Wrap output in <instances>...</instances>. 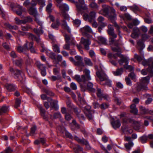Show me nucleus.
I'll return each mask as SVG.
<instances>
[{"label": "nucleus", "instance_id": "26", "mask_svg": "<svg viewBox=\"0 0 153 153\" xmlns=\"http://www.w3.org/2000/svg\"><path fill=\"white\" fill-rule=\"evenodd\" d=\"M98 42L100 44L106 45L107 44V40L104 37L102 36H99L97 37Z\"/></svg>", "mask_w": 153, "mask_h": 153}, {"label": "nucleus", "instance_id": "63", "mask_svg": "<svg viewBox=\"0 0 153 153\" xmlns=\"http://www.w3.org/2000/svg\"><path fill=\"white\" fill-rule=\"evenodd\" d=\"M124 67L126 69L129 70L130 71H132L133 70V68L130 65H124Z\"/></svg>", "mask_w": 153, "mask_h": 153}, {"label": "nucleus", "instance_id": "61", "mask_svg": "<svg viewBox=\"0 0 153 153\" xmlns=\"http://www.w3.org/2000/svg\"><path fill=\"white\" fill-rule=\"evenodd\" d=\"M70 88L73 90H75L77 89V86L76 84L74 82H71L70 85Z\"/></svg>", "mask_w": 153, "mask_h": 153}, {"label": "nucleus", "instance_id": "15", "mask_svg": "<svg viewBox=\"0 0 153 153\" xmlns=\"http://www.w3.org/2000/svg\"><path fill=\"white\" fill-rule=\"evenodd\" d=\"M120 57H121V58L119 60L118 62L120 65H122L124 63H125V65L128 64V60L127 58L124 57L122 55H120Z\"/></svg>", "mask_w": 153, "mask_h": 153}, {"label": "nucleus", "instance_id": "7", "mask_svg": "<svg viewBox=\"0 0 153 153\" xmlns=\"http://www.w3.org/2000/svg\"><path fill=\"white\" fill-rule=\"evenodd\" d=\"M96 13L94 11H91L89 14L85 13L83 15V18L85 20L88 21L90 22H94L95 20Z\"/></svg>", "mask_w": 153, "mask_h": 153}, {"label": "nucleus", "instance_id": "20", "mask_svg": "<svg viewBox=\"0 0 153 153\" xmlns=\"http://www.w3.org/2000/svg\"><path fill=\"white\" fill-rule=\"evenodd\" d=\"M9 106L4 105L0 107V115H2L9 111Z\"/></svg>", "mask_w": 153, "mask_h": 153}, {"label": "nucleus", "instance_id": "56", "mask_svg": "<svg viewBox=\"0 0 153 153\" xmlns=\"http://www.w3.org/2000/svg\"><path fill=\"white\" fill-rule=\"evenodd\" d=\"M53 117L55 118H59L61 119L62 118V115L59 112H57L53 114Z\"/></svg>", "mask_w": 153, "mask_h": 153}, {"label": "nucleus", "instance_id": "62", "mask_svg": "<svg viewBox=\"0 0 153 153\" xmlns=\"http://www.w3.org/2000/svg\"><path fill=\"white\" fill-rule=\"evenodd\" d=\"M126 84L128 85L131 86L132 85V82L129 77H126L125 79Z\"/></svg>", "mask_w": 153, "mask_h": 153}, {"label": "nucleus", "instance_id": "2", "mask_svg": "<svg viewBox=\"0 0 153 153\" xmlns=\"http://www.w3.org/2000/svg\"><path fill=\"white\" fill-rule=\"evenodd\" d=\"M150 77L148 76L141 79L137 86L135 88L134 92H139L141 91H145L148 90L147 85L149 82Z\"/></svg>", "mask_w": 153, "mask_h": 153}, {"label": "nucleus", "instance_id": "4", "mask_svg": "<svg viewBox=\"0 0 153 153\" xmlns=\"http://www.w3.org/2000/svg\"><path fill=\"white\" fill-rule=\"evenodd\" d=\"M137 48L139 50L140 53L142 55V56H139L137 54L134 55V58L136 59L139 62H140L143 60L144 56L143 52L142 51V50L145 47V46L142 40H139L137 42Z\"/></svg>", "mask_w": 153, "mask_h": 153}, {"label": "nucleus", "instance_id": "1", "mask_svg": "<svg viewBox=\"0 0 153 153\" xmlns=\"http://www.w3.org/2000/svg\"><path fill=\"white\" fill-rule=\"evenodd\" d=\"M83 72L85 75H82L81 77L80 75H76L74 76V78L80 84L82 88H85L86 86L84 84L86 83V81L91 80V78L90 75V72L89 70L85 69Z\"/></svg>", "mask_w": 153, "mask_h": 153}, {"label": "nucleus", "instance_id": "35", "mask_svg": "<svg viewBox=\"0 0 153 153\" xmlns=\"http://www.w3.org/2000/svg\"><path fill=\"white\" fill-rule=\"evenodd\" d=\"M93 84L91 82H89L87 84V88L90 91L92 92H94L95 91V89L93 88Z\"/></svg>", "mask_w": 153, "mask_h": 153}, {"label": "nucleus", "instance_id": "32", "mask_svg": "<svg viewBox=\"0 0 153 153\" xmlns=\"http://www.w3.org/2000/svg\"><path fill=\"white\" fill-rule=\"evenodd\" d=\"M60 25V23L59 22V20L57 19L56 20V23H53L51 25V27L53 29H57L58 28L59 26Z\"/></svg>", "mask_w": 153, "mask_h": 153}, {"label": "nucleus", "instance_id": "33", "mask_svg": "<svg viewBox=\"0 0 153 153\" xmlns=\"http://www.w3.org/2000/svg\"><path fill=\"white\" fill-rule=\"evenodd\" d=\"M35 64L38 68L40 70L45 68V67L43 64H41L40 62L39 61H36Z\"/></svg>", "mask_w": 153, "mask_h": 153}, {"label": "nucleus", "instance_id": "29", "mask_svg": "<svg viewBox=\"0 0 153 153\" xmlns=\"http://www.w3.org/2000/svg\"><path fill=\"white\" fill-rule=\"evenodd\" d=\"M5 86L7 89L9 91H13L16 88L15 85L9 84H6Z\"/></svg>", "mask_w": 153, "mask_h": 153}, {"label": "nucleus", "instance_id": "36", "mask_svg": "<svg viewBox=\"0 0 153 153\" xmlns=\"http://www.w3.org/2000/svg\"><path fill=\"white\" fill-rule=\"evenodd\" d=\"M18 7L19 9L16 10V13L18 15H21L22 12L25 11V9L20 6H19Z\"/></svg>", "mask_w": 153, "mask_h": 153}, {"label": "nucleus", "instance_id": "21", "mask_svg": "<svg viewBox=\"0 0 153 153\" xmlns=\"http://www.w3.org/2000/svg\"><path fill=\"white\" fill-rule=\"evenodd\" d=\"M61 26L62 28L66 30L68 33H71V29L68 25L66 22L65 20H62Z\"/></svg>", "mask_w": 153, "mask_h": 153}, {"label": "nucleus", "instance_id": "27", "mask_svg": "<svg viewBox=\"0 0 153 153\" xmlns=\"http://www.w3.org/2000/svg\"><path fill=\"white\" fill-rule=\"evenodd\" d=\"M131 110L130 111L131 113H132L134 114H137V113L138 110L136 108V105L133 104L130 106Z\"/></svg>", "mask_w": 153, "mask_h": 153}, {"label": "nucleus", "instance_id": "9", "mask_svg": "<svg viewBox=\"0 0 153 153\" xmlns=\"http://www.w3.org/2000/svg\"><path fill=\"white\" fill-rule=\"evenodd\" d=\"M80 30L82 33V35L84 36H86L90 38L91 37V36L89 35L88 36L86 32L91 33L92 32V30L91 27L88 26L87 25L81 28L80 29Z\"/></svg>", "mask_w": 153, "mask_h": 153}, {"label": "nucleus", "instance_id": "51", "mask_svg": "<svg viewBox=\"0 0 153 153\" xmlns=\"http://www.w3.org/2000/svg\"><path fill=\"white\" fill-rule=\"evenodd\" d=\"M114 25L117 29V31L118 32V34L120 37V38H122V36L120 34V32L119 30V29L120 28L119 26L117 25V24L116 22H114Z\"/></svg>", "mask_w": 153, "mask_h": 153}, {"label": "nucleus", "instance_id": "55", "mask_svg": "<svg viewBox=\"0 0 153 153\" xmlns=\"http://www.w3.org/2000/svg\"><path fill=\"white\" fill-rule=\"evenodd\" d=\"M22 60L21 59H20L16 60L14 62L16 65L19 66L22 65Z\"/></svg>", "mask_w": 153, "mask_h": 153}, {"label": "nucleus", "instance_id": "43", "mask_svg": "<svg viewBox=\"0 0 153 153\" xmlns=\"http://www.w3.org/2000/svg\"><path fill=\"white\" fill-rule=\"evenodd\" d=\"M102 12L103 13H101V11H100L99 12V13L100 14H102L103 15L105 16H109L108 14V8L107 7H105V8H104L102 9Z\"/></svg>", "mask_w": 153, "mask_h": 153}, {"label": "nucleus", "instance_id": "28", "mask_svg": "<svg viewBox=\"0 0 153 153\" xmlns=\"http://www.w3.org/2000/svg\"><path fill=\"white\" fill-rule=\"evenodd\" d=\"M123 72V68H118L115 71H112L113 74L115 76H119L122 74Z\"/></svg>", "mask_w": 153, "mask_h": 153}, {"label": "nucleus", "instance_id": "34", "mask_svg": "<svg viewBox=\"0 0 153 153\" xmlns=\"http://www.w3.org/2000/svg\"><path fill=\"white\" fill-rule=\"evenodd\" d=\"M140 108L141 111L144 114H146L149 113L151 114V111H149L148 109H146L144 107H143L142 106H140Z\"/></svg>", "mask_w": 153, "mask_h": 153}, {"label": "nucleus", "instance_id": "52", "mask_svg": "<svg viewBox=\"0 0 153 153\" xmlns=\"http://www.w3.org/2000/svg\"><path fill=\"white\" fill-rule=\"evenodd\" d=\"M23 20L24 22H25V24L27 22H31L33 21L32 19L30 16H27L25 17Z\"/></svg>", "mask_w": 153, "mask_h": 153}, {"label": "nucleus", "instance_id": "38", "mask_svg": "<svg viewBox=\"0 0 153 153\" xmlns=\"http://www.w3.org/2000/svg\"><path fill=\"white\" fill-rule=\"evenodd\" d=\"M59 46V45L56 44H53V49L55 52L58 53H59L60 52Z\"/></svg>", "mask_w": 153, "mask_h": 153}, {"label": "nucleus", "instance_id": "14", "mask_svg": "<svg viewBox=\"0 0 153 153\" xmlns=\"http://www.w3.org/2000/svg\"><path fill=\"white\" fill-rule=\"evenodd\" d=\"M121 130L125 134H131L133 132V130L128 128L127 126L123 125L121 127Z\"/></svg>", "mask_w": 153, "mask_h": 153}, {"label": "nucleus", "instance_id": "45", "mask_svg": "<svg viewBox=\"0 0 153 153\" xmlns=\"http://www.w3.org/2000/svg\"><path fill=\"white\" fill-rule=\"evenodd\" d=\"M97 97L100 99L102 98L103 94L102 93V91L99 88L97 89Z\"/></svg>", "mask_w": 153, "mask_h": 153}, {"label": "nucleus", "instance_id": "25", "mask_svg": "<svg viewBox=\"0 0 153 153\" xmlns=\"http://www.w3.org/2000/svg\"><path fill=\"white\" fill-rule=\"evenodd\" d=\"M28 11L30 15H33L35 17H36L38 15L36 10L35 8L31 7L29 9Z\"/></svg>", "mask_w": 153, "mask_h": 153}, {"label": "nucleus", "instance_id": "46", "mask_svg": "<svg viewBox=\"0 0 153 153\" xmlns=\"http://www.w3.org/2000/svg\"><path fill=\"white\" fill-rule=\"evenodd\" d=\"M115 42L117 44H118V45L116 46L115 45V44L114 43V44H114V45L115 46L117 47V48H116V47L112 48V49L114 51L119 52L121 50H120V49L119 47H118L119 44L117 43V41L116 40H115ZM112 45H113V44Z\"/></svg>", "mask_w": 153, "mask_h": 153}, {"label": "nucleus", "instance_id": "12", "mask_svg": "<svg viewBox=\"0 0 153 153\" xmlns=\"http://www.w3.org/2000/svg\"><path fill=\"white\" fill-rule=\"evenodd\" d=\"M76 60L74 63V65L79 67H84V65L82 62V57L79 56H75Z\"/></svg>", "mask_w": 153, "mask_h": 153}, {"label": "nucleus", "instance_id": "30", "mask_svg": "<svg viewBox=\"0 0 153 153\" xmlns=\"http://www.w3.org/2000/svg\"><path fill=\"white\" fill-rule=\"evenodd\" d=\"M144 97L147 98V100L145 101V103L146 105L149 104L152 101V98H149L151 96V95L149 94H146L143 95Z\"/></svg>", "mask_w": 153, "mask_h": 153}, {"label": "nucleus", "instance_id": "49", "mask_svg": "<svg viewBox=\"0 0 153 153\" xmlns=\"http://www.w3.org/2000/svg\"><path fill=\"white\" fill-rule=\"evenodd\" d=\"M16 24L17 25L25 24L23 20H20L18 18L16 17L15 19Z\"/></svg>", "mask_w": 153, "mask_h": 153}, {"label": "nucleus", "instance_id": "17", "mask_svg": "<svg viewBox=\"0 0 153 153\" xmlns=\"http://www.w3.org/2000/svg\"><path fill=\"white\" fill-rule=\"evenodd\" d=\"M74 111L76 114L79 119H81L82 120H85V118L84 115L80 113V111L79 109L77 108H74Z\"/></svg>", "mask_w": 153, "mask_h": 153}, {"label": "nucleus", "instance_id": "10", "mask_svg": "<svg viewBox=\"0 0 153 153\" xmlns=\"http://www.w3.org/2000/svg\"><path fill=\"white\" fill-rule=\"evenodd\" d=\"M48 101L49 102L51 105V108H53L56 110L58 109L59 106L58 105V101L56 100H53L51 98H48Z\"/></svg>", "mask_w": 153, "mask_h": 153}, {"label": "nucleus", "instance_id": "40", "mask_svg": "<svg viewBox=\"0 0 153 153\" xmlns=\"http://www.w3.org/2000/svg\"><path fill=\"white\" fill-rule=\"evenodd\" d=\"M46 53L47 55L49 56L50 58L53 59H54L55 58V54L50 51H46Z\"/></svg>", "mask_w": 153, "mask_h": 153}, {"label": "nucleus", "instance_id": "24", "mask_svg": "<svg viewBox=\"0 0 153 153\" xmlns=\"http://www.w3.org/2000/svg\"><path fill=\"white\" fill-rule=\"evenodd\" d=\"M147 72H149L150 76H153V71L150 68H149L147 69H143L142 70L141 73L143 75H146L147 74Z\"/></svg>", "mask_w": 153, "mask_h": 153}, {"label": "nucleus", "instance_id": "64", "mask_svg": "<svg viewBox=\"0 0 153 153\" xmlns=\"http://www.w3.org/2000/svg\"><path fill=\"white\" fill-rule=\"evenodd\" d=\"M133 25L136 26L138 25L140 23V21L137 19H134L132 21Z\"/></svg>", "mask_w": 153, "mask_h": 153}, {"label": "nucleus", "instance_id": "39", "mask_svg": "<svg viewBox=\"0 0 153 153\" xmlns=\"http://www.w3.org/2000/svg\"><path fill=\"white\" fill-rule=\"evenodd\" d=\"M42 28L40 27L39 29L35 28L33 30L34 32L38 36L43 34V31Z\"/></svg>", "mask_w": 153, "mask_h": 153}, {"label": "nucleus", "instance_id": "5", "mask_svg": "<svg viewBox=\"0 0 153 153\" xmlns=\"http://www.w3.org/2000/svg\"><path fill=\"white\" fill-rule=\"evenodd\" d=\"M96 75L101 81H105V85L108 87L111 86V81L110 80L107 79V76L105 73L102 71H97Z\"/></svg>", "mask_w": 153, "mask_h": 153}, {"label": "nucleus", "instance_id": "18", "mask_svg": "<svg viewBox=\"0 0 153 153\" xmlns=\"http://www.w3.org/2000/svg\"><path fill=\"white\" fill-rule=\"evenodd\" d=\"M111 123L113 127L115 129L119 128L121 126L120 121L118 120L111 122Z\"/></svg>", "mask_w": 153, "mask_h": 153}, {"label": "nucleus", "instance_id": "37", "mask_svg": "<svg viewBox=\"0 0 153 153\" xmlns=\"http://www.w3.org/2000/svg\"><path fill=\"white\" fill-rule=\"evenodd\" d=\"M134 143L132 142H129L128 143L125 144V146L128 152L131 149V148L133 146Z\"/></svg>", "mask_w": 153, "mask_h": 153}, {"label": "nucleus", "instance_id": "42", "mask_svg": "<svg viewBox=\"0 0 153 153\" xmlns=\"http://www.w3.org/2000/svg\"><path fill=\"white\" fill-rule=\"evenodd\" d=\"M133 126L134 129L136 130H138L140 126V123L137 121H133Z\"/></svg>", "mask_w": 153, "mask_h": 153}, {"label": "nucleus", "instance_id": "23", "mask_svg": "<svg viewBox=\"0 0 153 153\" xmlns=\"http://www.w3.org/2000/svg\"><path fill=\"white\" fill-rule=\"evenodd\" d=\"M65 37L66 43H70L71 44L75 45V41L73 38L67 35H65Z\"/></svg>", "mask_w": 153, "mask_h": 153}, {"label": "nucleus", "instance_id": "50", "mask_svg": "<svg viewBox=\"0 0 153 153\" xmlns=\"http://www.w3.org/2000/svg\"><path fill=\"white\" fill-rule=\"evenodd\" d=\"M109 105L104 102L100 105V108L102 109H105L108 107Z\"/></svg>", "mask_w": 153, "mask_h": 153}, {"label": "nucleus", "instance_id": "13", "mask_svg": "<svg viewBox=\"0 0 153 153\" xmlns=\"http://www.w3.org/2000/svg\"><path fill=\"white\" fill-rule=\"evenodd\" d=\"M140 34L139 29L137 27H135L133 29V31L131 36L132 38L135 39L138 37Z\"/></svg>", "mask_w": 153, "mask_h": 153}, {"label": "nucleus", "instance_id": "54", "mask_svg": "<svg viewBox=\"0 0 153 153\" xmlns=\"http://www.w3.org/2000/svg\"><path fill=\"white\" fill-rule=\"evenodd\" d=\"M90 7L94 9H97L98 8L97 4L94 2H92L89 4Z\"/></svg>", "mask_w": 153, "mask_h": 153}, {"label": "nucleus", "instance_id": "53", "mask_svg": "<svg viewBox=\"0 0 153 153\" xmlns=\"http://www.w3.org/2000/svg\"><path fill=\"white\" fill-rule=\"evenodd\" d=\"M74 150L75 152L77 153L79 151H82L83 150V148L82 147H80L79 145L76 146V148H74Z\"/></svg>", "mask_w": 153, "mask_h": 153}, {"label": "nucleus", "instance_id": "47", "mask_svg": "<svg viewBox=\"0 0 153 153\" xmlns=\"http://www.w3.org/2000/svg\"><path fill=\"white\" fill-rule=\"evenodd\" d=\"M21 103V99L20 98H16V100L15 107L17 108L19 107Z\"/></svg>", "mask_w": 153, "mask_h": 153}, {"label": "nucleus", "instance_id": "48", "mask_svg": "<svg viewBox=\"0 0 153 153\" xmlns=\"http://www.w3.org/2000/svg\"><path fill=\"white\" fill-rule=\"evenodd\" d=\"M5 26L11 29L16 30L17 29V27L16 25L11 26L9 24L6 23L4 24Z\"/></svg>", "mask_w": 153, "mask_h": 153}, {"label": "nucleus", "instance_id": "59", "mask_svg": "<svg viewBox=\"0 0 153 153\" xmlns=\"http://www.w3.org/2000/svg\"><path fill=\"white\" fill-rule=\"evenodd\" d=\"M72 44H70V43H66L63 46V48L65 50H70V45Z\"/></svg>", "mask_w": 153, "mask_h": 153}, {"label": "nucleus", "instance_id": "16", "mask_svg": "<svg viewBox=\"0 0 153 153\" xmlns=\"http://www.w3.org/2000/svg\"><path fill=\"white\" fill-rule=\"evenodd\" d=\"M74 111L76 114L79 119H81L82 120H85V118L84 115L80 113V111L79 109L77 108H74Z\"/></svg>", "mask_w": 153, "mask_h": 153}, {"label": "nucleus", "instance_id": "58", "mask_svg": "<svg viewBox=\"0 0 153 153\" xmlns=\"http://www.w3.org/2000/svg\"><path fill=\"white\" fill-rule=\"evenodd\" d=\"M150 62L149 61V59L148 60L144 59L142 61V64L144 66L149 65V66Z\"/></svg>", "mask_w": 153, "mask_h": 153}, {"label": "nucleus", "instance_id": "31", "mask_svg": "<svg viewBox=\"0 0 153 153\" xmlns=\"http://www.w3.org/2000/svg\"><path fill=\"white\" fill-rule=\"evenodd\" d=\"M111 13L113 15H109V18L110 19H114L116 17V15L115 14V10L112 7L111 8Z\"/></svg>", "mask_w": 153, "mask_h": 153}, {"label": "nucleus", "instance_id": "8", "mask_svg": "<svg viewBox=\"0 0 153 153\" xmlns=\"http://www.w3.org/2000/svg\"><path fill=\"white\" fill-rule=\"evenodd\" d=\"M80 42L83 45L85 50L88 51L90 49L89 45L91 44V42L88 39H85L84 37H82Z\"/></svg>", "mask_w": 153, "mask_h": 153}, {"label": "nucleus", "instance_id": "44", "mask_svg": "<svg viewBox=\"0 0 153 153\" xmlns=\"http://www.w3.org/2000/svg\"><path fill=\"white\" fill-rule=\"evenodd\" d=\"M139 140L142 143H146L148 140V137L147 136L144 135L140 137Z\"/></svg>", "mask_w": 153, "mask_h": 153}, {"label": "nucleus", "instance_id": "11", "mask_svg": "<svg viewBox=\"0 0 153 153\" xmlns=\"http://www.w3.org/2000/svg\"><path fill=\"white\" fill-rule=\"evenodd\" d=\"M16 71L17 73L16 74L15 73V78L20 81V82H22L25 80L24 76L21 75L22 71L19 70H16Z\"/></svg>", "mask_w": 153, "mask_h": 153}, {"label": "nucleus", "instance_id": "6", "mask_svg": "<svg viewBox=\"0 0 153 153\" xmlns=\"http://www.w3.org/2000/svg\"><path fill=\"white\" fill-rule=\"evenodd\" d=\"M83 111L86 117L89 120H93L94 112L91 110V107L90 106L86 105L84 107Z\"/></svg>", "mask_w": 153, "mask_h": 153}, {"label": "nucleus", "instance_id": "3", "mask_svg": "<svg viewBox=\"0 0 153 153\" xmlns=\"http://www.w3.org/2000/svg\"><path fill=\"white\" fill-rule=\"evenodd\" d=\"M107 32L110 36L109 40V42L110 44L111 45L114 43L116 46H117L118 44H117L115 42V38L117 37V35L114 33V29L111 25H108Z\"/></svg>", "mask_w": 153, "mask_h": 153}, {"label": "nucleus", "instance_id": "22", "mask_svg": "<svg viewBox=\"0 0 153 153\" xmlns=\"http://www.w3.org/2000/svg\"><path fill=\"white\" fill-rule=\"evenodd\" d=\"M57 5L62 11V12H64L65 11H67L69 10L68 6L65 4H57Z\"/></svg>", "mask_w": 153, "mask_h": 153}, {"label": "nucleus", "instance_id": "60", "mask_svg": "<svg viewBox=\"0 0 153 153\" xmlns=\"http://www.w3.org/2000/svg\"><path fill=\"white\" fill-rule=\"evenodd\" d=\"M130 8L134 12L140 10L139 7L135 4H134Z\"/></svg>", "mask_w": 153, "mask_h": 153}, {"label": "nucleus", "instance_id": "57", "mask_svg": "<svg viewBox=\"0 0 153 153\" xmlns=\"http://www.w3.org/2000/svg\"><path fill=\"white\" fill-rule=\"evenodd\" d=\"M52 6V4L51 3H49V4L47 5L46 10V11L48 13H50L52 11L51 7Z\"/></svg>", "mask_w": 153, "mask_h": 153}, {"label": "nucleus", "instance_id": "41", "mask_svg": "<svg viewBox=\"0 0 153 153\" xmlns=\"http://www.w3.org/2000/svg\"><path fill=\"white\" fill-rule=\"evenodd\" d=\"M84 61L86 65L89 66H92L93 63L90 59L87 58H84Z\"/></svg>", "mask_w": 153, "mask_h": 153}, {"label": "nucleus", "instance_id": "19", "mask_svg": "<svg viewBox=\"0 0 153 153\" xmlns=\"http://www.w3.org/2000/svg\"><path fill=\"white\" fill-rule=\"evenodd\" d=\"M27 44H25L23 47L19 46L18 47L17 49L18 52L25 53L28 51V48L27 46Z\"/></svg>", "mask_w": 153, "mask_h": 153}]
</instances>
